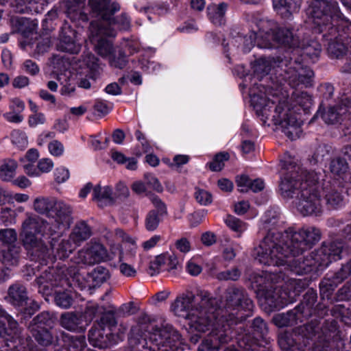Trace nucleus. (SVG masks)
I'll return each mask as SVG.
<instances>
[{
    "mask_svg": "<svg viewBox=\"0 0 351 351\" xmlns=\"http://www.w3.org/2000/svg\"><path fill=\"white\" fill-rule=\"evenodd\" d=\"M171 310L175 315L188 320L192 331L205 333L210 330L197 351H219L222 344L230 341L232 328L250 315H239L226 308H217L215 299L204 291L180 295L172 302Z\"/></svg>",
    "mask_w": 351,
    "mask_h": 351,
    "instance_id": "f257e3e1",
    "label": "nucleus"
},
{
    "mask_svg": "<svg viewBox=\"0 0 351 351\" xmlns=\"http://www.w3.org/2000/svg\"><path fill=\"white\" fill-rule=\"evenodd\" d=\"M321 231L314 226L298 230L289 227L283 232L269 230L252 252L261 264L282 263L289 254L302 255L321 239Z\"/></svg>",
    "mask_w": 351,
    "mask_h": 351,
    "instance_id": "f03ea898",
    "label": "nucleus"
},
{
    "mask_svg": "<svg viewBox=\"0 0 351 351\" xmlns=\"http://www.w3.org/2000/svg\"><path fill=\"white\" fill-rule=\"evenodd\" d=\"M250 43L243 48L245 53L250 51L254 45L252 37L261 48H269L271 47V40H274L281 45L293 48L289 53L287 52L286 56H293L295 51H298L300 58L301 66L304 70H311L304 65V60L308 58L313 62H315L322 52V46L318 41L312 38H303L300 40V34H296L288 28L278 27L272 21H268L263 23L258 34L250 35Z\"/></svg>",
    "mask_w": 351,
    "mask_h": 351,
    "instance_id": "7ed1b4c3",
    "label": "nucleus"
},
{
    "mask_svg": "<svg viewBox=\"0 0 351 351\" xmlns=\"http://www.w3.org/2000/svg\"><path fill=\"white\" fill-rule=\"evenodd\" d=\"M252 101L256 114L262 117L264 123L271 119L275 125H280L282 132L291 141L300 136V123L289 102L286 91L271 88L267 97L254 95Z\"/></svg>",
    "mask_w": 351,
    "mask_h": 351,
    "instance_id": "20e7f679",
    "label": "nucleus"
},
{
    "mask_svg": "<svg viewBox=\"0 0 351 351\" xmlns=\"http://www.w3.org/2000/svg\"><path fill=\"white\" fill-rule=\"evenodd\" d=\"M293 56H278L272 58H261L256 60L253 66L254 75L259 80L267 75L271 69L276 74L288 82L292 88L300 85L309 87L313 85L314 73L312 70H304L301 66L300 58L298 51Z\"/></svg>",
    "mask_w": 351,
    "mask_h": 351,
    "instance_id": "39448f33",
    "label": "nucleus"
},
{
    "mask_svg": "<svg viewBox=\"0 0 351 351\" xmlns=\"http://www.w3.org/2000/svg\"><path fill=\"white\" fill-rule=\"evenodd\" d=\"M149 320H139L138 324L132 327L130 343L138 350L147 348L150 351H179L182 350V337L179 332L170 324L154 329L149 341L143 337L144 331L149 329Z\"/></svg>",
    "mask_w": 351,
    "mask_h": 351,
    "instance_id": "423d86ee",
    "label": "nucleus"
},
{
    "mask_svg": "<svg viewBox=\"0 0 351 351\" xmlns=\"http://www.w3.org/2000/svg\"><path fill=\"white\" fill-rule=\"evenodd\" d=\"M90 14L95 20L90 22V32L93 35L104 34L116 36L119 31H128L131 27V19L126 13L115 16L120 5L111 0H88Z\"/></svg>",
    "mask_w": 351,
    "mask_h": 351,
    "instance_id": "0eeeda50",
    "label": "nucleus"
},
{
    "mask_svg": "<svg viewBox=\"0 0 351 351\" xmlns=\"http://www.w3.org/2000/svg\"><path fill=\"white\" fill-rule=\"evenodd\" d=\"M311 7L315 30L322 34L323 38L337 37L340 25L348 29L351 27V23L341 12L337 1L312 0Z\"/></svg>",
    "mask_w": 351,
    "mask_h": 351,
    "instance_id": "6e6552de",
    "label": "nucleus"
},
{
    "mask_svg": "<svg viewBox=\"0 0 351 351\" xmlns=\"http://www.w3.org/2000/svg\"><path fill=\"white\" fill-rule=\"evenodd\" d=\"M310 180L308 186L300 191V196L294 201L295 206L299 213L304 216L318 215L322 212L320 195L318 192L319 180V175L312 171L309 174Z\"/></svg>",
    "mask_w": 351,
    "mask_h": 351,
    "instance_id": "1a4fd4ad",
    "label": "nucleus"
},
{
    "mask_svg": "<svg viewBox=\"0 0 351 351\" xmlns=\"http://www.w3.org/2000/svg\"><path fill=\"white\" fill-rule=\"evenodd\" d=\"M287 169L279 184L280 195L284 199L296 200L300 191L308 186L309 182L307 180H310L309 174L313 171H308L300 166L288 167Z\"/></svg>",
    "mask_w": 351,
    "mask_h": 351,
    "instance_id": "9d476101",
    "label": "nucleus"
},
{
    "mask_svg": "<svg viewBox=\"0 0 351 351\" xmlns=\"http://www.w3.org/2000/svg\"><path fill=\"white\" fill-rule=\"evenodd\" d=\"M224 300L227 308L247 312L253 311L254 303L243 287L235 285L228 286L224 292Z\"/></svg>",
    "mask_w": 351,
    "mask_h": 351,
    "instance_id": "9b49d317",
    "label": "nucleus"
},
{
    "mask_svg": "<svg viewBox=\"0 0 351 351\" xmlns=\"http://www.w3.org/2000/svg\"><path fill=\"white\" fill-rule=\"evenodd\" d=\"M343 247V243L337 241H333L328 245L323 243L318 250L310 254L315 261V267H327L332 261L340 259Z\"/></svg>",
    "mask_w": 351,
    "mask_h": 351,
    "instance_id": "f8f14e48",
    "label": "nucleus"
},
{
    "mask_svg": "<svg viewBox=\"0 0 351 351\" xmlns=\"http://www.w3.org/2000/svg\"><path fill=\"white\" fill-rule=\"evenodd\" d=\"M48 221L53 234L62 228H68L72 223L70 206L62 202L56 201ZM49 228L50 229V228Z\"/></svg>",
    "mask_w": 351,
    "mask_h": 351,
    "instance_id": "ddd939ff",
    "label": "nucleus"
},
{
    "mask_svg": "<svg viewBox=\"0 0 351 351\" xmlns=\"http://www.w3.org/2000/svg\"><path fill=\"white\" fill-rule=\"evenodd\" d=\"M21 335L18 322L5 310L0 308V340L9 347L8 342H13Z\"/></svg>",
    "mask_w": 351,
    "mask_h": 351,
    "instance_id": "4468645a",
    "label": "nucleus"
},
{
    "mask_svg": "<svg viewBox=\"0 0 351 351\" xmlns=\"http://www.w3.org/2000/svg\"><path fill=\"white\" fill-rule=\"evenodd\" d=\"M21 247L13 244L0 251V282L6 280L10 274L8 267H16L21 258Z\"/></svg>",
    "mask_w": 351,
    "mask_h": 351,
    "instance_id": "2eb2a0df",
    "label": "nucleus"
},
{
    "mask_svg": "<svg viewBox=\"0 0 351 351\" xmlns=\"http://www.w3.org/2000/svg\"><path fill=\"white\" fill-rule=\"evenodd\" d=\"M81 46L77 43V32L66 23L62 26L58 42L56 44L57 50L69 53H77Z\"/></svg>",
    "mask_w": 351,
    "mask_h": 351,
    "instance_id": "dca6fc26",
    "label": "nucleus"
},
{
    "mask_svg": "<svg viewBox=\"0 0 351 351\" xmlns=\"http://www.w3.org/2000/svg\"><path fill=\"white\" fill-rule=\"evenodd\" d=\"M282 263L277 264H265L268 266H280L287 265L289 269L293 273L298 275H303L310 273L314 268L315 261L311 255L306 256H293L289 254Z\"/></svg>",
    "mask_w": 351,
    "mask_h": 351,
    "instance_id": "f3484780",
    "label": "nucleus"
},
{
    "mask_svg": "<svg viewBox=\"0 0 351 351\" xmlns=\"http://www.w3.org/2000/svg\"><path fill=\"white\" fill-rule=\"evenodd\" d=\"M50 223L35 215L27 214L26 219L23 221L20 234H40L42 236H52Z\"/></svg>",
    "mask_w": 351,
    "mask_h": 351,
    "instance_id": "a211bd4d",
    "label": "nucleus"
},
{
    "mask_svg": "<svg viewBox=\"0 0 351 351\" xmlns=\"http://www.w3.org/2000/svg\"><path fill=\"white\" fill-rule=\"evenodd\" d=\"M38 234H20L21 241L27 256L32 261L45 258L48 253V248Z\"/></svg>",
    "mask_w": 351,
    "mask_h": 351,
    "instance_id": "6ab92c4d",
    "label": "nucleus"
},
{
    "mask_svg": "<svg viewBox=\"0 0 351 351\" xmlns=\"http://www.w3.org/2000/svg\"><path fill=\"white\" fill-rule=\"evenodd\" d=\"M108 253L104 246L95 243L88 245L78 252L80 261L86 265H94L106 260Z\"/></svg>",
    "mask_w": 351,
    "mask_h": 351,
    "instance_id": "aec40b11",
    "label": "nucleus"
},
{
    "mask_svg": "<svg viewBox=\"0 0 351 351\" xmlns=\"http://www.w3.org/2000/svg\"><path fill=\"white\" fill-rule=\"evenodd\" d=\"M91 320H84L82 314L75 311L64 312L60 317V324L73 332H84Z\"/></svg>",
    "mask_w": 351,
    "mask_h": 351,
    "instance_id": "412c9836",
    "label": "nucleus"
},
{
    "mask_svg": "<svg viewBox=\"0 0 351 351\" xmlns=\"http://www.w3.org/2000/svg\"><path fill=\"white\" fill-rule=\"evenodd\" d=\"M31 335L35 341L41 346H58L59 341L60 331L51 328L32 327L28 328Z\"/></svg>",
    "mask_w": 351,
    "mask_h": 351,
    "instance_id": "4be33fe9",
    "label": "nucleus"
},
{
    "mask_svg": "<svg viewBox=\"0 0 351 351\" xmlns=\"http://www.w3.org/2000/svg\"><path fill=\"white\" fill-rule=\"evenodd\" d=\"M328 170L335 179L351 184L349 165L342 157L337 156L331 158L328 164Z\"/></svg>",
    "mask_w": 351,
    "mask_h": 351,
    "instance_id": "5701e85b",
    "label": "nucleus"
},
{
    "mask_svg": "<svg viewBox=\"0 0 351 351\" xmlns=\"http://www.w3.org/2000/svg\"><path fill=\"white\" fill-rule=\"evenodd\" d=\"M332 275L337 280V282L341 283L349 276H351V260L342 265L339 270ZM337 298L339 300H351V278L338 290Z\"/></svg>",
    "mask_w": 351,
    "mask_h": 351,
    "instance_id": "b1692460",
    "label": "nucleus"
},
{
    "mask_svg": "<svg viewBox=\"0 0 351 351\" xmlns=\"http://www.w3.org/2000/svg\"><path fill=\"white\" fill-rule=\"evenodd\" d=\"M325 206L328 210H335L343 204V196L341 192L334 185L327 183L323 188Z\"/></svg>",
    "mask_w": 351,
    "mask_h": 351,
    "instance_id": "393cba45",
    "label": "nucleus"
},
{
    "mask_svg": "<svg viewBox=\"0 0 351 351\" xmlns=\"http://www.w3.org/2000/svg\"><path fill=\"white\" fill-rule=\"evenodd\" d=\"M115 36L104 34L93 35L90 32L91 42L95 43V49L97 53L102 58H112L114 52V48L112 42L106 38Z\"/></svg>",
    "mask_w": 351,
    "mask_h": 351,
    "instance_id": "a878e982",
    "label": "nucleus"
},
{
    "mask_svg": "<svg viewBox=\"0 0 351 351\" xmlns=\"http://www.w3.org/2000/svg\"><path fill=\"white\" fill-rule=\"evenodd\" d=\"M112 332H106L105 328L100 325H94L88 331V339L94 347L99 348H107L111 342Z\"/></svg>",
    "mask_w": 351,
    "mask_h": 351,
    "instance_id": "bb28decb",
    "label": "nucleus"
},
{
    "mask_svg": "<svg viewBox=\"0 0 351 351\" xmlns=\"http://www.w3.org/2000/svg\"><path fill=\"white\" fill-rule=\"evenodd\" d=\"M250 328L247 330L244 329V334L239 338L238 341L241 339L248 337L257 343L258 339H264L269 332L267 324L261 317H256L252 320Z\"/></svg>",
    "mask_w": 351,
    "mask_h": 351,
    "instance_id": "cd10ccee",
    "label": "nucleus"
},
{
    "mask_svg": "<svg viewBox=\"0 0 351 351\" xmlns=\"http://www.w3.org/2000/svg\"><path fill=\"white\" fill-rule=\"evenodd\" d=\"M5 300L13 306H23L28 300L26 287L19 282L10 285L8 289Z\"/></svg>",
    "mask_w": 351,
    "mask_h": 351,
    "instance_id": "c85d7f7f",
    "label": "nucleus"
},
{
    "mask_svg": "<svg viewBox=\"0 0 351 351\" xmlns=\"http://www.w3.org/2000/svg\"><path fill=\"white\" fill-rule=\"evenodd\" d=\"M13 32L20 33L24 38H28L34 33L36 35L37 23L25 17L15 16L11 19Z\"/></svg>",
    "mask_w": 351,
    "mask_h": 351,
    "instance_id": "c756f323",
    "label": "nucleus"
},
{
    "mask_svg": "<svg viewBox=\"0 0 351 351\" xmlns=\"http://www.w3.org/2000/svg\"><path fill=\"white\" fill-rule=\"evenodd\" d=\"M339 35L335 37L332 36L331 39H327L328 40V45L327 47V51L329 56L332 58H341L347 54L348 47L343 42V35L338 30Z\"/></svg>",
    "mask_w": 351,
    "mask_h": 351,
    "instance_id": "7c9ffc66",
    "label": "nucleus"
},
{
    "mask_svg": "<svg viewBox=\"0 0 351 351\" xmlns=\"http://www.w3.org/2000/svg\"><path fill=\"white\" fill-rule=\"evenodd\" d=\"M300 306H297L295 308L287 311V313H278L274 316V323L280 328L291 326L297 324V320L301 318L299 312Z\"/></svg>",
    "mask_w": 351,
    "mask_h": 351,
    "instance_id": "2f4dec72",
    "label": "nucleus"
},
{
    "mask_svg": "<svg viewBox=\"0 0 351 351\" xmlns=\"http://www.w3.org/2000/svg\"><path fill=\"white\" fill-rule=\"evenodd\" d=\"M91 234L92 231L90 226L84 221H80L74 226L69 235V239L73 244L78 246L88 239Z\"/></svg>",
    "mask_w": 351,
    "mask_h": 351,
    "instance_id": "473e14b6",
    "label": "nucleus"
},
{
    "mask_svg": "<svg viewBox=\"0 0 351 351\" xmlns=\"http://www.w3.org/2000/svg\"><path fill=\"white\" fill-rule=\"evenodd\" d=\"M85 1L86 0H64V3L67 14L71 19L82 21H88V15L82 10Z\"/></svg>",
    "mask_w": 351,
    "mask_h": 351,
    "instance_id": "72a5a7b5",
    "label": "nucleus"
},
{
    "mask_svg": "<svg viewBox=\"0 0 351 351\" xmlns=\"http://www.w3.org/2000/svg\"><path fill=\"white\" fill-rule=\"evenodd\" d=\"M38 287V291L43 294H50L53 288L60 286V282L54 278L53 272L49 271L43 274L35 280Z\"/></svg>",
    "mask_w": 351,
    "mask_h": 351,
    "instance_id": "f704fd0d",
    "label": "nucleus"
},
{
    "mask_svg": "<svg viewBox=\"0 0 351 351\" xmlns=\"http://www.w3.org/2000/svg\"><path fill=\"white\" fill-rule=\"evenodd\" d=\"M93 199L97 202L99 207H104L114 203L112 188L106 186L101 187L99 184L93 189Z\"/></svg>",
    "mask_w": 351,
    "mask_h": 351,
    "instance_id": "c9c22d12",
    "label": "nucleus"
},
{
    "mask_svg": "<svg viewBox=\"0 0 351 351\" xmlns=\"http://www.w3.org/2000/svg\"><path fill=\"white\" fill-rule=\"evenodd\" d=\"M317 299V295L315 290L309 289L303 296L300 308V313H305L306 315L315 314L318 305L314 307Z\"/></svg>",
    "mask_w": 351,
    "mask_h": 351,
    "instance_id": "e433bc0d",
    "label": "nucleus"
},
{
    "mask_svg": "<svg viewBox=\"0 0 351 351\" xmlns=\"http://www.w3.org/2000/svg\"><path fill=\"white\" fill-rule=\"evenodd\" d=\"M302 0H278L274 7L277 12L285 19H289L293 12L298 11Z\"/></svg>",
    "mask_w": 351,
    "mask_h": 351,
    "instance_id": "4c0bfd02",
    "label": "nucleus"
},
{
    "mask_svg": "<svg viewBox=\"0 0 351 351\" xmlns=\"http://www.w3.org/2000/svg\"><path fill=\"white\" fill-rule=\"evenodd\" d=\"M333 147L327 143H322L316 145L313 152L310 162L313 165L322 163L332 156Z\"/></svg>",
    "mask_w": 351,
    "mask_h": 351,
    "instance_id": "58836bf2",
    "label": "nucleus"
},
{
    "mask_svg": "<svg viewBox=\"0 0 351 351\" xmlns=\"http://www.w3.org/2000/svg\"><path fill=\"white\" fill-rule=\"evenodd\" d=\"M56 200L49 197H38L33 204L36 212L41 215H47L49 217L52 210L56 205Z\"/></svg>",
    "mask_w": 351,
    "mask_h": 351,
    "instance_id": "ea45409f",
    "label": "nucleus"
},
{
    "mask_svg": "<svg viewBox=\"0 0 351 351\" xmlns=\"http://www.w3.org/2000/svg\"><path fill=\"white\" fill-rule=\"evenodd\" d=\"M110 278L109 271L102 267L97 266L91 272L87 274V281L92 282L93 287H99Z\"/></svg>",
    "mask_w": 351,
    "mask_h": 351,
    "instance_id": "a19ab883",
    "label": "nucleus"
},
{
    "mask_svg": "<svg viewBox=\"0 0 351 351\" xmlns=\"http://www.w3.org/2000/svg\"><path fill=\"white\" fill-rule=\"evenodd\" d=\"M228 8V4L221 3L218 5H209L207 8L210 20L215 25H220L223 23V16Z\"/></svg>",
    "mask_w": 351,
    "mask_h": 351,
    "instance_id": "79ce46f5",
    "label": "nucleus"
},
{
    "mask_svg": "<svg viewBox=\"0 0 351 351\" xmlns=\"http://www.w3.org/2000/svg\"><path fill=\"white\" fill-rule=\"evenodd\" d=\"M17 162L12 159L7 158L0 165V179L4 182L12 180L16 173Z\"/></svg>",
    "mask_w": 351,
    "mask_h": 351,
    "instance_id": "37998d69",
    "label": "nucleus"
},
{
    "mask_svg": "<svg viewBox=\"0 0 351 351\" xmlns=\"http://www.w3.org/2000/svg\"><path fill=\"white\" fill-rule=\"evenodd\" d=\"M263 300L270 310L278 308L282 306V300L279 296V291L276 288L271 287L262 291Z\"/></svg>",
    "mask_w": 351,
    "mask_h": 351,
    "instance_id": "c03bdc74",
    "label": "nucleus"
},
{
    "mask_svg": "<svg viewBox=\"0 0 351 351\" xmlns=\"http://www.w3.org/2000/svg\"><path fill=\"white\" fill-rule=\"evenodd\" d=\"M341 282H337L336 278L331 275L324 278L319 283L320 295L322 299H329L335 288Z\"/></svg>",
    "mask_w": 351,
    "mask_h": 351,
    "instance_id": "a18cd8bd",
    "label": "nucleus"
},
{
    "mask_svg": "<svg viewBox=\"0 0 351 351\" xmlns=\"http://www.w3.org/2000/svg\"><path fill=\"white\" fill-rule=\"evenodd\" d=\"M346 111L341 107H329L328 110L322 114V118L325 123L328 124H335L341 120V117Z\"/></svg>",
    "mask_w": 351,
    "mask_h": 351,
    "instance_id": "49530a36",
    "label": "nucleus"
},
{
    "mask_svg": "<svg viewBox=\"0 0 351 351\" xmlns=\"http://www.w3.org/2000/svg\"><path fill=\"white\" fill-rule=\"evenodd\" d=\"M53 323V315L49 311H43L33 318L28 328L50 326Z\"/></svg>",
    "mask_w": 351,
    "mask_h": 351,
    "instance_id": "de8ad7c7",
    "label": "nucleus"
},
{
    "mask_svg": "<svg viewBox=\"0 0 351 351\" xmlns=\"http://www.w3.org/2000/svg\"><path fill=\"white\" fill-rule=\"evenodd\" d=\"M76 246L70 239H63L56 249V256L60 259L66 258L75 250Z\"/></svg>",
    "mask_w": 351,
    "mask_h": 351,
    "instance_id": "09e8293b",
    "label": "nucleus"
},
{
    "mask_svg": "<svg viewBox=\"0 0 351 351\" xmlns=\"http://www.w3.org/2000/svg\"><path fill=\"white\" fill-rule=\"evenodd\" d=\"M117 312L115 311H108L102 314L99 322L97 323L101 327H108L110 332L112 331V328L116 327L117 325Z\"/></svg>",
    "mask_w": 351,
    "mask_h": 351,
    "instance_id": "8fccbe9b",
    "label": "nucleus"
},
{
    "mask_svg": "<svg viewBox=\"0 0 351 351\" xmlns=\"http://www.w3.org/2000/svg\"><path fill=\"white\" fill-rule=\"evenodd\" d=\"M225 223L232 231L237 233L239 237L247 229V224L244 221L232 215H228Z\"/></svg>",
    "mask_w": 351,
    "mask_h": 351,
    "instance_id": "3c124183",
    "label": "nucleus"
},
{
    "mask_svg": "<svg viewBox=\"0 0 351 351\" xmlns=\"http://www.w3.org/2000/svg\"><path fill=\"white\" fill-rule=\"evenodd\" d=\"M84 62L89 68L90 77L95 80L99 75L101 68L99 64V59L92 53H88L84 58Z\"/></svg>",
    "mask_w": 351,
    "mask_h": 351,
    "instance_id": "603ef678",
    "label": "nucleus"
},
{
    "mask_svg": "<svg viewBox=\"0 0 351 351\" xmlns=\"http://www.w3.org/2000/svg\"><path fill=\"white\" fill-rule=\"evenodd\" d=\"M249 280L251 281L254 287H256L258 291H263L267 288H269L267 278H266V271L262 274L252 273Z\"/></svg>",
    "mask_w": 351,
    "mask_h": 351,
    "instance_id": "864d4df0",
    "label": "nucleus"
},
{
    "mask_svg": "<svg viewBox=\"0 0 351 351\" xmlns=\"http://www.w3.org/2000/svg\"><path fill=\"white\" fill-rule=\"evenodd\" d=\"M241 276V270L237 267H232L230 269H227L218 272L216 274V278L219 280H238Z\"/></svg>",
    "mask_w": 351,
    "mask_h": 351,
    "instance_id": "5fc2aeb1",
    "label": "nucleus"
},
{
    "mask_svg": "<svg viewBox=\"0 0 351 351\" xmlns=\"http://www.w3.org/2000/svg\"><path fill=\"white\" fill-rule=\"evenodd\" d=\"M54 300L57 306L65 309L70 308L73 302L72 295L65 291L57 292L55 295Z\"/></svg>",
    "mask_w": 351,
    "mask_h": 351,
    "instance_id": "6e6d98bb",
    "label": "nucleus"
},
{
    "mask_svg": "<svg viewBox=\"0 0 351 351\" xmlns=\"http://www.w3.org/2000/svg\"><path fill=\"white\" fill-rule=\"evenodd\" d=\"M163 218L155 213V211L149 210L145 220V228L149 231L155 230Z\"/></svg>",
    "mask_w": 351,
    "mask_h": 351,
    "instance_id": "4d7b16f0",
    "label": "nucleus"
},
{
    "mask_svg": "<svg viewBox=\"0 0 351 351\" xmlns=\"http://www.w3.org/2000/svg\"><path fill=\"white\" fill-rule=\"evenodd\" d=\"M230 155L227 152H219L217 154L213 161L210 162L209 167L213 171H219L224 167V161L229 160Z\"/></svg>",
    "mask_w": 351,
    "mask_h": 351,
    "instance_id": "13d9d810",
    "label": "nucleus"
},
{
    "mask_svg": "<svg viewBox=\"0 0 351 351\" xmlns=\"http://www.w3.org/2000/svg\"><path fill=\"white\" fill-rule=\"evenodd\" d=\"M239 346L243 351H269L261 347L258 343L248 337H244L239 341Z\"/></svg>",
    "mask_w": 351,
    "mask_h": 351,
    "instance_id": "bf43d9fd",
    "label": "nucleus"
},
{
    "mask_svg": "<svg viewBox=\"0 0 351 351\" xmlns=\"http://www.w3.org/2000/svg\"><path fill=\"white\" fill-rule=\"evenodd\" d=\"M150 201L154 206V209L151 210L155 211L158 215L165 217L167 215V208L165 202L157 195H151Z\"/></svg>",
    "mask_w": 351,
    "mask_h": 351,
    "instance_id": "052dcab7",
    "label": "nucleus"
},
{
    "mask_svg": "<svg viewBox=\"0 0 351 351\" xmlns=\"http://www.w3.org/2000/svg\"><path fill=\"white\" fill-rule=\"evenodd\" d=\"M166 264V254H162L155 257L154 260L150 262L149 267V274L154 276L158 274L160 269Z\"/></svg>",
    "mask_w": 351,
    "mask_h": 351,
    "instance_id": "680f3d73",
    "label": "nucleus"
},
{
    "mask_svg": "<svg viewBox=\"0 0 351 351\" xmlns=\"http://www.w3.org/2000/svg\"><path fill=\"white\" fill-rule=\"evenodd\" d=\"M17 239V234L14 229L5 228L0 230V240L8 244L15 243Z\"/></svg>",
    "mask_w": 351,
    "mask_h": 351,
    "instance_id": "e2e57ef3",
    "label": "nucleus"
},
{
    "mask_svg": "<svg viewBox=\"0 0 351 351\" xmlns=\"http://www.w3.org/2000/svg\"><path fill=\"white\" fill-rule=\"evenodd\" d=\"M291 99H293L297 104L301 106H304L308 103L311 104V96L306 92L293 91L291 94Z\"/></svg>",
    "mask_w": 351,
    "mask_h": 351,
    "instance_id": "0e129e2a",
    "label": "nucleus"
},
{
    "mask_svg": "<svg viewBox=\"0 0 351 351\" xmlns=\"http://www.w3.org/2000/svg\"><path fill=\"white\" fill-rule=\"evenodd\" d=\"M195 197L198 203L204 206L212 202V195L204 189H197L195 193Z\"/></svg>",
    "mask_w": 351,
    "mask_h": 351,
    "instance_id": "69168bd1",
    "label": "nucleus"
},
{
    "mask_svg": "<svg viewBox=\"0 0 351 351\" xmlns=\"http://www.w3.org/2000/svg\"><path fill=\"white\" fill-rule=\"evenodd\" d=\"M11 138L13 143L19 146H24L27 143V138L25 133L20 130H14L11 132Z\"/></svg>",
    "mask_w": 351,
    "mask_h": 351,
    "instance_id": "338daca9",
    "label": "nucleus"
},
{
    "mask_svg": "<svg viewBox=\"0 0 351 351\" xmlns=\"http://www.w3.org/2000/svg\"><path fill=\"white\" fill-rule=\"evenodd\" d=\"M145 184L153 190L158 193H161L163 191V188L160 183L159 180L153 175L149 173L145 174L144 176Z\"/></svg>",
    "mask_w": 351,
    "mask_h": 351,
    "instance_id": "774afa93",
    "label": "nucleus"
}]
</instances>
